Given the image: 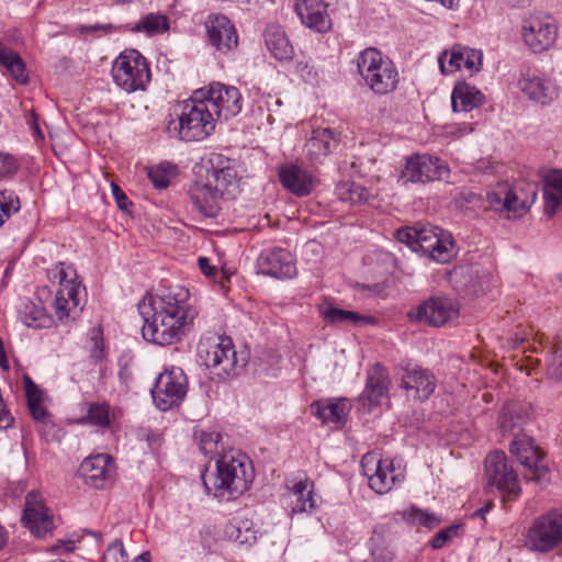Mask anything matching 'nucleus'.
<instances>
[{
	"label": "nucleus",
	"instance_id": "obj_1",
	"mask_svg": "<svg viewBox=\"0 0 562 562\" xmlns=\"http://www.w3.org/2000/svg\"><path fill=\"white\" fill-rule=\"evenodd\" d=\"M189 290L181 285L162 288L138 303L144 321V339L159 346L179 342L189 330L196 312L188 306Z\"/></svg>",
	"mask_w": 562,
	"mask_h": 562
},
{
	"label": "nucleus",
	"instance_id": "obj_2",
	"mask_svg": "<svg viewBox=\"0 0 562 562\" xmlns=\"http://www.w3.org/2000/svg\"><path fill=\"white\" fill-rule=\"evenodd\" d=\"M254 476L249 458L235 450L225 452L216 460L214 472L201 474L206 493L225 501L237 498L248 491Z\"/></svg>",
	"mask_w": 562,
	"mask_h": 562
},
{
	"label": "nucleus",
	"instance_id": "obj_3",
	"mask_svg": "<svg viewBox=\"0 0 562 562\" xmlns=\"http://www.w3.org/2000/svg\"><path fill=\"white\" fill-rule=\"evenodd\" d=\"M203 98V90H195L190 99L178 106V120L169 122L168 131L175 133L179 139L203 140L214 131L216 120Z\"/></svg>",
	"mask_w": 562,
	"mask_h": 562
},
{
	"label": "nucleus",
	"instance_id": "obj_4",
	"mask_svg": "<svg viewBox=\"0 0 562 562\" xmlns=\"http://www.w3.org/2000/svg\"><path fill=\"white\" fill-rule=\"evenodd\" d=\"M357 69L366 85L376 94H387L397 87L398 72L394 64L374 47H368L359 54Z\"/></svg>",
	"mask_w": 562,
	"mask_h": 562
},
{
	"label": "nucleus",
	"instance_id": "obj_5",
	"mask_svg": "<svg viewBox=\"0 0 562 562\" xmlns=\"http://www.w3.org/2000/svg\"><path fill=\"white\" fill-rule=\"evenodd\" d=\"M198 352L211 373L220 380H226L246 364L245 358H238L233 340L226 336H216L200 341Z\"/></svg>",
	"mask_w": 562,
	"mask_h": 562
},
{
	"label": "nucleus",
	"instance_id": "obj_6",
	"mask_svg": "<svg viewBox=\"0 0 562 562\" xmlns=\"http://www.w3.org/2000/svg\"><path fill=\"white\" fill-rule=\"evenodd\" d=\"M562 543V509H553L537 517L526 533V548L536 553H548Z\"/></svg>",
	"mask_w": 562,
	"mask_h": 562
},
{
	"label": "nucleus",
	"instance_id": "obj_7",
	"mask_svg": "<svg viewBox=\"0 0 562 562\" xmlns=\"http://www.w3.org/2000/svg\"><path fill=\"white\" fill-rule=\"evenodd\" d=\"M114 82L126 92L144 90L150 80L149 65L136 49L122 52L112 67Z\"/></svg>",
	"mask_w": 562,
	"mask_h": 562
},
{
	"label": "nucleus",
	"instance_id": "obj_8",
	"mask_svg": "<svg viewBox=\"0 0 562 562\" xmlns=\"http://www.w3.org/2000/svg\"><path fill=\"white\" fill-rule=\"evenodd\" d=\"M55 278L59 280V289L54 301V310L59 321L74 317L77 310H81L82 293L85 288L78 280L74 267L59 262L55 268Z\"/></svg>",
	"mask_w": 562,
	"mask_h": 562
},
{
	"label": "nucleus",
	"instance_id": "obj_9",
	"mask_svg": "<svg viewBox=\"0 0 562 562\" xmlns=\"http://www.w3.org/2000/svg\"><path fill=\"white\" fill-rule=\"evenodd\" d=\"M187 392L188 378L179 367H172L161 372L151 389L155 405L164 412L179 406Z\"/></svg>",
	"mask_w": 562,
	"mask_h": 562
},
{
	"label": "nucleus",
	"instance_id": "obj_10",
	"mask_svg": "<svg viewBox=\"0 0 562 562\" xmlns=\"http://www.w3.org/2000/svg\"><path fill=\"white\" fill-rule=\"evenodd\" d=\"M485 477L488 486H495L508 501L519 497L521 488L518 476L504 452L495 451L485 459Z\"/></svg>",
	"mask_w": 562,
	"mask_h": 562
},
{
	"label": "nucleus",
	"instance_id": "obj_11",
	"mask_svg": "<svg viewBox=\"0 0 562 562\" xmlns=\"http://www.w3.org/2000/svg\"><path fill=\"white\" fill-rule=\"evenodd\" d=\"M509 451L525 468L524 476L526 480L538 484L549 482V469L544 463L541 451L533 445L532 438L526 435L515 437L509 445Z\"/></svg>",
	"mask_w": 562,
	"mask_h": 562
},
{
	"label": "nucleus",
	"instance_id": "obj_12",
	"mask_svg": "<svg viewBox=\"0 0 562 562\" xmlns=\"http://www.w3.org/2000/svg\"><path fill=\"white\" fill-rule=\"evenodd\" d=\"M521 36L533 53H542L553 46L558 27L552 16L542 12L532 13L522 20Z\"/></svg>",
	"mask_w": 562,
	"mask_h": 562
},
{
	"label": "nucleus",
	"instance_id": "obj_13",
	"mask_svg": "<svg viewBox=\"0 0 562 562\" xmlns=\"http://www.w3.org/2000/svg\"><path fill=\"white\" fill-rule=\"evenodd\" d=\"M416 251L428 256L439 263L449 262L457 255L456 243L452 235L437 226L418 228Z\"/></svg>",
	"mask_w": 562,
	"mask_h": 562
},
{
	"label": "nucleus",
	"instance_id": "obj_14",
	"mask_svg": "<svg viewBox=\"0 0 562 562\" xmlns=\"http://www.w3.org/2000/svg\"><path fill=\"white\" fill-rule=\"evenodd\" d=\"M416 251L428 256L439 263L449 262L457 255L456 243L452 235L437 226L418 228Z\"/></svg>",
	"mask_w": 562,
	"mask_h": 562
},
{
	"label": "nucleus",
	"instance_id": "obj_15",
	"mask_svg": "<svg viewBox=\"0 0 562 562\" xmlns=\"http://www.w3.org/2000/svg\"><path fill=\"white\" fill-rule=\"evenodd\" d=\"M203 90V101L213 112L215 120H229L236 116L243 109V98L239 90L234 86H226L221 82H213Z\"/></svg>",
	"mask_w": 562,
	"mask_h": 562
},
{
	"label": "nucleus",
	"instance_id": "obj_16",
	"mask_svg": "<svg viewBox=\"0 0 562 562\" xmlns=\"http://www.w3.org/2000/svg\"><path fill=\"white\" fill-rule=\"evenodd\" d=\"M448 165L438 157L429 155H415L406 160L400 180L406 182H428L443 180L449 177Z\"/></svg>",
	"mask_w": 562,
	"mask_h": 562
},
{
	"label": "nucleus",
	"instance_id": "obj_17",
	"mask_svg": "<svg viewBox=\"0 0 562 562\" xmlns=\"http://www.w3.org/2000/svg\"><path fill=\"white\" fill-rule=\"evenodd\" d=\"M361 468L369 480V486L378 494L387 493L403 479L401 472L395 473L393 461L381 459L376 452L366 453L361 459Z\"/></svg>",
	"mask_w": 562,
	"mask_h": 562
},
{
	"label": "nucleus",
	"instance_id": "obj_18",
	"mask_svg": "<svg viewBox=\"0 0 562 562\" xmlns=\"http://www.w3.org/2000/svg\"><path fill=\"white\" fill-rule=\"evenodd\" d=\"M210 169L207 170V180L221 192L226 199H232L238 189V170L237 164L221 154H213L210 159Z\"/></svg>",
	"mask_w": 562,
	"mask_h": 562
},
{
	"label": "nucleus",
	"instance_id": "obj_19",
	"mask_svg": "<svg viewBox=\"0 0 562 562\" xmlns=\"http://www.w3.org/2000/svg\"><path fill=\"white\" fill-rule=\"evenodd\" d=\"M459 307L449 297H430L408 313L412 321L424 322L431 326H441L456 318Z\"/></svg>",
	"mask_w": 562,
	"mask_h": 562
},
{
	"label": "nucleus",
	"instance_id": "obj_20",
	"mask_svg": "<svg viewBox=\"0 0 562 562\" xmlns=\"http://www.w3.org/2000/svg\"><path fill=\"white\" fill-rule=\"evenodd\" d=\"M259 273L276 279H292L297 269L293 255L283 248H271L261 251L257 259Z\"/></svg>",
	"mask_w": 562,
	"mask_h": 562
},
{
	"label": "nucleus",
	"instance_id": "obj_21",
	"mask_svg": "<svg viewBox=\"0 0 562 562\" xmlns=\"http://www.w3.org/2000/svg\"><path fill=\"white\" fill-rule=\"evenodd\" d=\"M483 54L480 49L462 45H454L451 50H445L438 57V64L442 74H452L465 69L470 74L481 70Z\"/></svg>",
	"mask_w": 562,
	"mask_h": 562
},
{
	"label": "nucleus",
	"instance_id": "obj_22",
	"mask_svg": "<svg viewBox=\"0 0 562 562\" xmlns=\"http://www.w3.org/2000/svg\"><path fill=\"white\" fill-rule=\"evenodd\" d=\"M79 473L88 485L104 488L113 482L115 475L113 458L108 453L90 456L81 462Z\"/></svg>",
	"mask_w": 562,
	"mask_h": 562
},
{
	"label": "nucleus",
	"instance_id": "obj_23",
	"mask_svg": "<svg viewBox=\"0 0 562 562\" xmlns=\"http://www.w3.org/2000/svg\"><path fill=\"white\" fill-rule=\"evenodd\" d=\"M493 210L501 215L510 217L521 216L528 209L526 201H520L508 184L498 183L496 188L486 193L483 210Z\"/></svg>",
	"mask_w": 562,
	"mask_h": 562
},
{
	"label": "nucleus",
	"instance_id": "obj_24",
	"mask_svg": "<svg viewBox=\"0 0 562 562\" xmlns=\"http://www.w3.org/2000/svg\"><path fill=\"white\" fill-rule=\"evenodd\" d=\"M194 210L204 217L215 218L222 202L227 200L207 179L206 182L195 181L188 190Z\"/></svg>",
	"mask_w": 562,
	"mask_h": 562
},
{
	"label": "nucleus",
	"instance_id": "obj_25",
	"mask_svg": "<svg viewBox=\"0 0 562 562\" xmlns=\"http://www.w3.org/2000/svg\"><path fill=\"white\" fill-rule=\"evenodd\" d=\"M22 524L35 536H44L53 528L48 508L45 507L42 496L36 491L27 493L25 497Z\"/></svg>",
	"mask_w": 562,
	"mask_h": 562
},
{
	"label": "nucleus",
	"instance_id": "obj_26",
	"mask_svg": "<svg viewBox=\"0 0 562 562\" xmlns=\"http://www.w3.org/2000/svg\"><path fill=\"white\" fill-rule=\"evenodd\" d=\"M390 384L387 370L380 363L372 366L367 372L366 387L359 397L363 408L370 412L374 405H378L386 395Z\"/></svg>",
	"mask_w": 562,
	"mask_h": 562
},
{
	"label": "nucleus",
	"instance_id": "obj_27",
	"mask_svg": "<svg viewBox=\"0 0 562 562\" xmlns=\"http://www.w3.org/2000/svg\"><path fill=\"white\" fill-rule=\"evenodd\" d=\"M295 11L301 22L317 33H326L331 29V20L323 0H296Z\"/></svg>",
	"mask_w": 562,
	"mask_h": 562
},
{
	"label": "nucleus",
	"instance_id": "obj_28",
	"mask_svg": "<svg viewBox=\"0 0 562 562\" xmlns=\"http://www.w3.org/2000/svg\"><path fill=\"white\" fill-rule=\"evenodd\" d=\"M437 380L428 370L420 367L407 368L402 376V387L409 396L426 401L435 392Z\"/></svg>",
	"mask_w": 562,
	"mask_h": 562
},
{
	"label": "nucleus",
	"instance_id": "obj_29",
	"mask_svg": "<svg viewBox=\"0 0 562 562\" xmlns=\"http://www.w3.org/2000/svg\"><path fill=\"white\" fill-rule=\"evenodd\" d=\"M532 409L529 403L510 402L503 407L499 416V427L504 434L519 437L531 420Z\"/></svg>",
	"mask_w": 562,
	"mask_h": 562
},
{
	"label": "nucleus",
	"instance_id": "obj_30",
	"mask_svg": "<svg viewBox=\"0 0 562 562\" xmlns=\"http://www.w3.org/2000/svg\"><path fill=\"white\" fill-rule=\"evenodd\" d=\"M279 178L282 186L299 198L310 195L316 184L312 173L293 164L281 167Z\"/></svg>",
	"mask_w": 562,
	"mask_h": 562
},
{
	"label": "nucleus",
	"instance_id": "obj_31",
	"mask_svg": "<svg viewBox=\"0 0 562 562\" xmlns=\"http://www.w3.org/2000/svg\"><path fill=\"white\" fill-rule=\"evenodd\" d=\"M206 30L210 42L216 49L228 52L237 47V31L227 16L215 15L210 18Z\"/></svg>",
	"mask_w": 562,
	"mask_h": 562
},
{
	"label": "nucleus",
	"instance_id": "obj_32",
	"mask_svg": "<svg viewBox=\"0 0 562 562\" xmlns=\"http://www.w3.org/2000/svg\"><path fill=\"white\" fill-rule=\"evenodd\" d=\"M350 412V404L346 398L319 400L311 404V413L323 424H334L336 428L345 425Z\"/></svg>",
	"mask_w": 562,
	"mask_h": 562
},
{
	"label": "nucleus",
	"instance_id": "obj_33",
	"mask_svg": "<svg viewBox=\"0 0 562 562\" xmlns=\"http://www.w3.org/2000/svg\"><path fill=\"white\" fill-rule=\"evenodd\" d=\"M521 92L530 100L541 104L551 103L558 98V89L553 82L529 72L522 74L518 82Z\"/></svg>",
	"mask_w": 562,
	"mask_h": 562
},
{
	"label": "nucleus",
	"instance_id": "obj_34",
	"mask_svg": "<svg viewBox=\"0 0 562 562\" xmlns=\"http://www.w3.org/2000/svg\"><path fill=\"white\" fill-rule=\"evenodd\" d=\"M337 133L331 128H316L312 132L304 149L310 160L316 161L327 156L338 145Z\"/></svg>",
	"mask_w": 562,
	"mask_h": 562
},
{
	"label": "nucleus",
	"instance_id": "obj_35",
	"mask_svg": "<svg viewBox=\"0 0 562 562\" xmlns=\"http://www.w3.org/2000/svg\"><path fill=\"white\" fill-rule=\"evenodd\" d=\"M544 212L553 216L562 211V169H552L543 179Z\"/></svg>",
	"mask_w": 562,
	"mask_h": 562
},
{
	"label": "nucleus",
	"instance_id": "obj_36",
	"mask_svg": "<svg viewBox=\"0 0 562 562\" xmlns=\"http://www.w3.org/2000/svg\"><path fill=\"white\" fill-rule=\"evenodd\" d=\"M266 46L272 56L280 61H289L293 58L294 48L285 32L279 25H268L263 33Z\"/></svg>",
	"mask_w": 562,
	"mask_h": 562
},
{
	"label": "nucleus",
	"instance_id": "obj_37",
	"mask_svg": "<svg viewBox=\"0 0 562 562\" xmlns=\"http://www.w3.org/2000/svg\"><path fill=\"white\" fill-rule=\"evenodd\" d=\"M318 310L323 319L329 325H338L345 323H364L374 325L376 323V319L372 316L361 315L352 311L339 308L327 300L318 305Z\"/></svg>",
	"mask_w": 562,
	"mask_h": 562
},
{
	"label": "nucleus",
	"instance_id": "obj_38",
	"mask_svg": "<svg viewBox=\"0 0 562 562\" xmlns=\"http://www.w3.org/2000/svg\"><path fill=\"white\" fill-rule=\"evenodd\" d=\"M484 94L474 86L465 82L456 85L451 94V105L453 111L470 112L484 103Z\"/></svg>",
	"mask_w": 562,
	"mask_h": 562
},
{
	"label": "nucleus",
	"instance_id": "obj_39",
	"mask_svg": "<svg viewBox=\"0 0 562 562\" xmlns=\"http://www.w3.org/2000/svg\"><path fill=\"white\" fill-rule=\"evenodd\" d=\"M314 483L308 480H300L295 482L291 488L292 496V513H311L317 507L316 498L314 495Z\"/></svg>",
	"mask_w": 562,
	"mask_h": 562
},
{
	"label": "nucleus",
	"instance_id": "obj_40",
	"mask_svg": "<svg viewBox=\"0 0 562 562\" xmlns=\"http://www.w3.org/2000/svg\"><path fill=\"white\" fill-rule=\"evenodd\" d=\"M0 64L5 67L10 75L20 83H26L29 76L25 64L20 55L0 42Z\"/></svg>",
	"mask_w": 562,
	"mask_h": 562
},
{
	"label": "nucleus",
	"instance_id": "obj_41",
	"mask_svg": "<svg viewBox=\"0 0 562 562\" xmlns=\"http://www.w3.org/2000/svg\"><path fill=\"white\" fill-rule=\"evenodd\" d=\"M169 30V20L166 15L159 13L146 14L138 23L133 26L125 25V31L134 33H145L148 36H155Z\"/></svg>",
	"mask_w": 562,
	"mask_h": 562
},
{
	"label": "nucleus",
	"instance_id": "obj_42",
	"mask_svg": "<svg viewBox=\"0 0 562 562\" xmlns=\"http://www.w3.org/2000/svg\"><path fill=\"white\" fill-rule=\"evenodd\" d=\"M25 395L29 411L36 422L45 423L49 413L42 404V392L30 376H24Z\"/></svg>",
	"mask_w": 562,
	"mask_h": 562
},
{
	"label": "nucleus",
	"instance_id": "obj_43",
	"mask_svg": "<svg viewBox=\"0 0 562 562\" xmlns=\"http://www.w3.org/2000/svg\"><path fill=\"white\" fill-rule=\"evenodd\" d=\"M81 422L102 428L109 427L111 425L110 406L99 402L89 404L87 416Z\"/></svg>",
	"mask_w": 562,
	"mask_h": 562
},
{
	"label": "nucleus",
	"instance_id": "obj_44",
	"mask_svg": "<svg viewBox=\"0 0 562 562\" xmlns=\"http://www.w3.org/2000/svg\"><path fill=\"white\" fill-rule=\"evenodd\" d=\"M337 195L344 202L358 204L368 200L369 192L360 184L346 182L337 187Z\"/></svg>",
	"mask_w": 562,
	"mask_h": 562
},
{
	"label": "nucleus",
	"instance_id": "obj_45",
	"mask_svg": "<svg viewBox=\"0 0 562 562\" xmlns=\"http://www.w3.org/2000/svg\"><path fill=\"white\" fill-rule=\"evenodd\" d=\"M229 539L238 544H251L256 540V532L249 527L248 520H240L226 529Z\"/></svg>",
	"mask_w": 562,
	"mask_h": 562
},
{
	"label": "nucleus",
	"instance_id": "obj_46",
	"mask_svg": "<svg viewBox=\"0 0 562 562\" xmlns=\"http://www.w3.org/2000/svg\"><path fill=\"white\" fill-rule=\"evenodd\" d=\"M20 210L19 198L10 191H0V227L7 220Z\"/></svg>",
	"mask_w": 562,
	"mask_h": 562
},
{
	"label": "nucleus",
	"instance_id": "obj_47",
	"mask_svg": "<svg viewBox=\"0 0 562 562\" xmlns=\"http://www.w3.org/2000/svg\"><path fill=\"white\" fill-rule=\"evenodd\" d=\"M195 438L199 443L200 451L204 454H212L216 452L217 445L222 438L217 431H204L200 430L195 432Z\"/></svg>",
	"mask_w": 562,
	"mask_h": 562
},
{
	"label": "nucleus",
	"instance_id": "obj_48",
	"mask_svg": "<svg viewBox=\"0 0 562 562\" xmlns=\"http://www.w3.org/2000/svg\"><path fill=\"white\" fill-rule=\"evenodd\" d=\"M454 201L460 207L476 210L484 207V198L470 189H461L454 196Z\"/></svg>",
	"mask_w": 562,
	"mask_h": 562
},
{
	"label": "nucleus",
	"instance_id": "obj_49",
	"mask_svg": "<svg viewBox=\"0 0 562 562\" xmlns=\"http://www.w3.org/2000/svg\"><path fill=\"white\" fill-rule=\"evenodd\" d=\"M103 562H128L127 553L121 540L115 539L108 546L103 554Z\"/></svg>",
	"mask_w": 562,
	"mask_h": 562
},
{
	"label": "nucleus",
	"instance_id": "obj_50",
	"mask_svg": "<svg viewBox=\"0 0 562 562\" xmlns=\"http://www.w3.org/2000/svg\"><path fill=\"white\" fill-rule=\"evenodd\" d=\"M459 528V525H452L438 531L430 541L431 548L438 550L445 547L450 539L458 535Z\"/></svg>",
	"mask_w": 562,
	"mask_h": 562
},
{
	"label": "nucleus",
	"instance_id": "obj_51",
	"mask_svg": "<svg viewBox=\"0 0 562 562\" xmlns=\"http://www.w3.org/2000/svg\"><path fill=\"white\" fill-rule=\"evenodd\" d=\"M394 237L405 245H407L412 250L416 251L417 249V240L418 237V228L416 227H402L395 231Z\"/></svg>",
	"mask_w": 562,
	"mask_h": 562
},
{
	"label": "nucleus",
	"instance_id": "obj_52",
	"mask_svg": "<svg viewBox=\"0 0 562 562\" xmlns=\"http://www.w3.org/2000/svg\"><path fill=\"white\" fill-rule=\"evenodd\" d=\"M148 178L151 181L153 186L159 190L166 189L170 183V179H169V176L167 175V170L161 165H159L157 167L149 168L148 169Z\"/></svg>",
	"mask_w": 562,
	"mask_h": 562
},
{
	"label": "nucleus",
	"instance_id": "obj_53",
	"mask_svg": "<svg viewBox=\"0 0 562 562\" xmlns=\"http://www.w3.org/2000/svg\"><path fill=\"white\" fill-rule=\"evenodd\" d=\"M79 31L82 34H92L94 32L101 31L103 34H112V33H121L125 31V26L123 25H115L112 23H104V24H92V25H81L79 26Z\"/></svg>",
	"mask_w": 562,
	"mask_h": 562
},
{
	"label": "nucleus",
	"instance_id": "obj_54",
	"mask_svg": "<svg viewBox=\"0 0 562 562\" xmlns=\"http://www.w3.org/2000/svg\"><path fill=\"white\" fill-rule=\"evenodd\" d=\"M548 373L550 376L562 380V350L557 349L548 364Z\"/></svg>",
	"mask_w": 562,
	"mask_h": 562
},
{
	"label": "nucleus",
	"instance_id": "obj_55",
	"mask_svg": "<svg viewBox=\"0 0 562 562\" xmlns=\"http://www.w3.org/2000/svg\"><path fill=\"white\" fill-rule=\"evenodd\" d=\"M91 341L93 342L91 357L95 360H100L103 356V338L102 330L100 328L92 329Z\"/></svg>",
	"mask_w": 562,
	"mask_h": 562
},
{
	"label": "nucleus",
	"instance_id": "obj_56",
	"mask_svg": "<svg viewBox=\"0 0 562 562\" xmlns=\"http://www.w3.org/2000/svg\"><path fill=\"white\" fill-rule=\"evenodd\" d=\"M16 168V161L12 156L0 153V178L12 176Z\"/></svg>",
	"mask_w": 562,
	"mask_h": 562
},
{
	"label": "nucleus",
	"instance_id": "obj_57",
	"mask_svg": "<svg viewBox=\"0 0 562 562\" xmlns=\"http://www.w3.org/2000/svg\"><path fill=\"white\" fill-rule=\"evenodd\" d=\"M404 518L412 525L424 526L425 512L417 507H412L404 513Z\"/></svg>",
	"mask_w": 562,
	"mask_h": 562
},
{
	"label": "nucleus",
	"instance_id": "obj_58",
	"mask_svg": "<svg viewBox=\"0 0 562 562\" xmlns=\"http://www.w3.org/2000/svg\"><path fill=\"white\" fill-rule=\"evenodd\" d=\"M111 188L113 198L115 199L119 209L126 211L127 206L131 204V202H128L127 196L117 184L112 183Z\"/></svg>",
	"mask_w": 562,
	"mask_h": 562
},
{
	"label": "nucleus",
	"instance_id": "obj_59",
	"mask_svg": "<svg viewBox=\"0 0 562 562\" xmlns=\"http://www.w3.org/2000/svg\"><path fill=\"white\" fill-rule=\"evenodd\" d=\"M198 266L201 272L209 278H215V276L217 274L216 267L210 263V259L207 257H199Z\"/></svg>",
	"mask_w": 562,
	"mask_h": 562
},
{
	"label": "nucleus",
	"instance_id": "obj_60",
	"mask_svg": "<svg viewBox=\"0 0 562 562\" xmlns=\"http://www.w3.org/2000/svg\"><path fill=\"white\" fill-rule=\"evenodd\" d=\"M13 418L4 403L0 404V429H7L12 425Z\"/></svg>",
	"mask_w": 562,
	"mask_h": 562
},
{
	"label": "nucleus",
	"instance_id": "obj_61",
	"mask_svg": "<svg viewBox=\"0 0 562 562\" xmlns=\"http://www.w3.org/2000/svg\"><path fill=\"white\" fill-rule=\"evenodd\" d=\"M440 524V519L432 513L425 512L424 527L434 528Z\"/></svg>",
	"mask_w": 562,
	"mask_h": 562
},
{
	"label": "nucleus",
	"instance_id": "obj_62",
	"mask_svg": "<svg viewBox=\"0 0 562 562\" xmlns=\"http://www.w3.org/2000/svg\"><path fill=\"white\" fill-rule=\"evenodd\" d=\"M0 368L3 369L4 371H9V369H10L8 358H7L1 339H0Z\"/></svg>",
	"mask_w": 562,
	"mask_h": 562
},
{
	"label": "nucleus",
	"instance_id": "obj_63",
	"mask_svg": "<svg viewBox=\"0 0 562 562\" xmlns=\"http://www.w3.org/2000/svg\"><path fill=\"white\" fill-rule=\"evenodd\" d=\"M32 130L34 132V135L36 137H40V138H43V133L40 128V125L37 123V117H36V114L35 113H32Z\"/></svg>",
	"mask_w": 562,
	"mask_h": 562
},
{
	"label": "nucleus",
	"instance_id": "obj_64",
	"mask_svg": "<svg viewBox=\"0 0 562 562\" xmlns=\"http://www.w3.org/2000/svg\"><path fill=\"white\" fill-rule=\"evenodd\" d=\"M133 562H150V554L148 551H145L134 558Z\"/></svg>",
	"mask_w": 562,
	"mask_h": 562
}]
</instances>
